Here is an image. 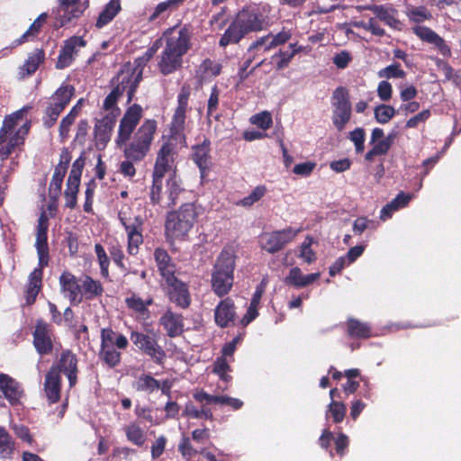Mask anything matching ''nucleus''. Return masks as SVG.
<instances>
[{"mask_svg":"<svg viewBox=\"0 0 461 461\" xmlns=\"http://www.w3.org/2000/svg\"><path fill=\"white\" fill-rule=\"evenodd\" d=\"M194 28L191 24L171 27L165 31V47L158 62V71L168 76L183 67V58L192 47Z\"/></svg>","mask_w":461,"mask_h":461,"instance_id":"nucleus-1","label":"nucleus"},{"mask_svg":"<svg viewBox=\"0 0 461 461\" xmlns=\"http://www.w3.org/2000/svg\"><path fill=\"white\" fill-rule=\"evenodd\" d=\"M153 255L158 271L165 282L176 277V265L165 249H155Z\"/></svg>","mask_w":461,"mask_h":461,"instance_id":"nucleus-25","label":"nucleus"},{"mask_svg":"<svg viewBox=\"0 0 461 461\" xmlns=\"http://www.w3.org/2000/svg\"><path fill=\"white\" fill-rule=\"evenodd\" d=\"M407 16L414 23H421L424 21L432 19V14L423 5L412 7L407 12Z\"/></svg>","mask_w":461,"mask_h":461,"instance_id":"nucleus-54","label":"nucleus"},{"mask_svg":"<svg viewBox=\"0 0 461 461\" xmlns=\"http://www.w3.org/2000/svg\"><path fill=\"white\" fill-rule=\"evenodd\" d=\"M142 117V108L140 104H134L128 107L120 121L116 144L119 147L126 145L131 134Z\"/></svg>","mask_w":461,"mask_h":461,"instance_id":"nucleus-14","label":"nucleus"},{"mask_svg":"<svg viewBox=\"0 0 461 461\" xmlns=\"http://www.w3.org/2000/svg\"><path fill=\"white\" fill-rule=\"evenodd\" d=\"M235 267L233 253L223 249L216 259L211 277L212 290L217 296L223 297L232 289Z\"/></svg>","mask_w":461,"mask_h":461,"instance_id":"nucleus-3","label":"nucleus"},{"mask_svg":"<svg viewBox=\"0 0 461 461\" xmlns=\"http://www.w3.org/2000/svg\"><path fill=\"white\" fill-rule=\"evenodd\" d=\"M303 50V47L301 45H297L296 43H291L288 46L287 50H279L276 52L272 59H278V61L276 64V68L277 70H283L286 68L294 57L302 52Z\"/></svg>","mask_w":461,"mask_h":461,"instance_id":"nucleus-38","label":"nucleus"},{"mask_svg":"<svg viewBox=\"0 0 461 461\" xmlns=\"http://www.w3.org/2000/svg\"><path fill=\"white\" fill-rule=\"evenodd\" d=\"M15 451V442L9 432L0 427V458L12 460Z\"/></svg>","mask_w":461,"mask_h":461,"instance_id":"nucleus-42","label":"nucleus"},{"mask_svg":"<svg viewBox=\"0 0 461 461\" xmlns=\"http://www.w3.org/2000/svg\"><path fill=\"white\" fill-rule=\"evenodd\" d=\"M165 176L152 175V185L149 191V201L152 205L163 207L165 198L163 197V179Z\"/></svg>","mask_w":461,"mask_h":461,"instance_id":"nucleus-46","label":"nucleus"},{"mask_svg":"<svg viewBox=\"0 0 461 461\" xmlns=\"http://www.w3.org/2000/svg\"><path fill=\"white\" fill-rule=\"evenodd\" d=\"M251 122L258 128L266 131L272 127L273 119L269 112L264 111L252 116Z\"/></svg>","mask_w":461,"mask_h":461,"instance_id":"nucleus-60","label":"nucleus"},{"mask_svg":"<svg viewBox=\"0 0 461 461\" xmlns=\"http://www.w3.org/2000/svg\"><path fill=\"white\" fill-rule=\"evenodd\" d=\"M50 226L49 216L42 210L37 221L35 249L41 266H49L50 248L48 244V230Z\"/></svg>","mask_w":461,"mask_h":461,"instance_id":"nucleus-17","label":"nucleus"},{"mask_svg":"<svg viewBox=\"0 0 461 461\" xmlns=\"http://www.w3.org/2000/svg\"><path fill=\"white\" fill-rule=\"evenodd\" d=\"M45 60V52L42 49H35L33 52L28 55L25 62L19 67V75L22 77H29L34 74L41 64Z\"/></svg>","mask_w":461,"mask_h":461,"instance_id":"nucleus-34","label":"nucleus"},{"mask_svg":"<svg viewBox=\"0 0 461 461\" xmlns=\"http://www.w3.org/2000/svg\"><path fill=\"white\" fill-rule=\"evenodd\" d=\"M48 19V14L42 13L30 25L28 30L22 34L18 39H16L14 41V46H19L22 45L29 41H32L34 38H36L39 33L41 32L43 25L47 22Z\"/></svg>","mask_w":461,"mask_h":461,"instance_id":"nucleus-37","label":"nucleus"},{"mask_svg":"<svg viewBox=\"0 0 461 461\" xmlns=\"http://www.w3.org/2000/svg\"><path fill=\"white\" fill-rule=\"evenodd\" d=\"M86 41L80 36H72L64 41L58 60L56 62L57 69H64L69 67L74 61V56L77 54L78 48L85 47Z\"/></svg>","mask_w":461,"mask_h":461,"instance_id":"nucleus-22","label":"nucleus"},{"mask_svg":"<svg viewBox=\"0 0 461 461\" xmlns=\"http://www.w3.org/2000/svg\"><path fill=\"white\" fill-rule=\"evenodd\" d=\"M130 339L142 354L150 357L155 364L163 365L166 352L158 344L156 333L146 334L132 330L130 334Z\"/></svg>","mask_w":461,"mask_h":461,"instance_id":"nucleus-8","label":"nucleus"},{"mask_svg":"<svg viewBox=\"0 0 461 461\" xmlns=\"http://www.w3.org/2000/svg\"><path fill=\"white\" fill-rule=\"evenodd\" d=\"M394 137V134L391 133L383 140L372 144L373 149L376 152V154L380 156L386 155L393 144Z\"/></svg>","mask_w":461,"mask_h":461,"instance_id":"nucleus-64","label":"nucleus"},{"mask_svg":"<svg viewBox=\"0 0 461 461\" xmlns=\"http://www.w3.org/2000/svg\"><path fill=\"white\" fill-rule=\"evenodd\" d=\"M431 116V112L429 109H424L421 112L418 113L416 115L411 117L406 121L405 128L406 129H414L417 128L420 123H425V122Z\"/></svg>","mask_w":461,"mask_h":461,"instance_id":"nucleus-62","label":"nucleus"},{"mask_svg":"<svg viewBox=\"0 0 461 461\" xmlns=\"http://www.w3.org/2000/svg\"><path fill=\"white\" fill-rule=\"evenodd\" d=\"M77 355L70 349H65L61 352L57 363L53 364L50 369H54L59 375L63 373L68 379L69 387L73 388L77 383Z\"/></svg>","mask_w":461,"mask_h":461,"instance_id":"nucleus-19","label":"nucleus"},{"mask_svg":"<svg viewBox=\"0 0 461 461\" xmlns=\"http://www.w3.org/2000/svg\"><path fill=\"white\" fill-rule=\"evenodd\" d=\"M43 389L50 404L59 402L61 397V375L54 369H50L47 372Z\"/></svg>","mask_w":461,"mask_h":461,"instance_id":"nucleus-31","label":"nucleus"},{"mask_svg":"<svg viewBox=\"0 0 461 461\" xmlns=\"http://www.w3.org/2000/svg\"><path fill=\"white\" fill-rule=\"evenodd\" d=\"M185 0H167L159 3L149 17V22H154L167 12L177 8Z\"/></svg>","mask_w":461,"mask_h":461,"instance_id":"nucleus-50","label":"nucleus"},{"mask_svg":"<svg viewBox=\"0 0 461 461\" xmlns=\"http://www.w3.org/2000/svg\"><path fill=\"white\" fill-rule=\"evenodd\" d=\"M100 339V348L115 346L118 349H125L129 346L128 339L122 333H116L112 328H103Z\"/></svg>","mask_w":461,"mask_h":461,"instance_id":"nucleus-35","label":"nucleus"},{"mask_svg":"<svg viewBox=\"0 0 461 461\" xmlns=\"http://www.w3.org/2000/svg\"><path fill=\"white\" fill-rule=\"evenodd\" d=\"M108 251L114 264L122 270H127L123 262L125 256L122 246L118 243L113 244L108 248Z\"/></svg>","mask_w":461,"mask_h":461,"instance_id":"nucleus-61","label":"nucleus"},{"mask_svg":"<svg viewBox=\"0 0 461 461\" xmlns=\"http://www.w3.org/2000/svg\"><path fill=\"white\" fill-rule=\"evenodd\" d=\"M118 217L127 233V251L135 256L139 252L140 245L143 243V219L140 215L131 217L122 210L119 212Z\"/></svg>","mask_w":461,"mask_h":461,"instance_id":"nucleus-9","label":"nucleus"},{"mask_svg":"<svg viewBox=\"0 0 461 461\" xmlns=\"http://www.w3.org/2000/svg\"><path fill=\"white\" fill-rule=\"evenodd\" d=\"M379 77L387 79L400 78L403 79L406 77V72L402 68L401 64L393 62L391 65L380 69L377 73Z\"/></svg>","mask_w":461,"mask_h":461,"instance_id":"nucleus-51","label":"nucleus"},{"mask_svg":"<svg viewBox=\"0 0 461 461\" xmlns=\"http://www.w3.org/2000/svg\"><path fill=\"white\" fill-rule=\"evenodd\" d=\"M366 9L371 10L376 17L391 28L400 30L401 22L396 18L397 10L388 8L384 5H369Z\"/></svg>","mask_w":461,"mask_h":461,"instance_id":"nucleus-36","label":"nucleus"},{"mask_svg":"<svg viewBox=\"0 0 461 461\" xmlns=\"http://www.w3.org/2000/svg\"><path fill=\"white\" fill-rule=\"evenodd\" d=\"M99 358L110 368H114L122 362V353L115 346L100 348Z\"/></svg>","mask_w":461,"mask_h":461,"instance_id":"nucleus-45","label":"nucleus"},{"mask_svg":"<svg viewBox=\"0 0 461 461\" xmlns=\"http://www.w3.org/2000/svg\"><path fill=\"white\" fill-rule=\"evenodd\" d=\"M77 118L72 116V114L68 113L65 117L62 118L59 127V133L62 141H65L69 137L70 127L73 125Z\"/></svg>","mask_w":461,"mask_h":461,"instance_id":"nucleus-63","label":"nucleus"},{"mask_svg":"<svg viewBox=\"0 0 461 461\" xmlns=\"http://www.w3.org/2000/svg\"><path fill=\"white\" fill-rule=\"evenodd\" d=\"M198 212L193 203H183L178 210L167 215L165 228L176 239L184 238L197 221Z\"/></svg>","mask_w":461,"mask_h":461,"instance_id":"nucleus-4","label":"nucleus"},{"mask_svg":"<svg viewBox=\"0 0 461 461\" xmlns=\"http://www.w3.org/2000/svg\"><path fill=\"white\" fill-rule=\"evenodd\" d=\"M0 390L11 405H16L23 394L19 383L6 374L0 373Z\"/></svg>","mask_w":461,"mask_h":461,"instance_id":"nucleus-30","label":"nucleus"},{"mask_svg":"<svg viewBox=\"0 0 461 461\" xmlns=\"http://www.w3.org/2000/svg\"><path fill=\"white\" fill-rule=\"evenodd\" d=\"M156 131V120H145L134 133L132 140L125 147V158L134 161L142 160L150 149Z\"/></svg>","mask_w":461,"mask_h":461,"instance_id":"nucleus-5","label":"nucleus"},{"mask_svg":"<svg viewBox=\"0 0 461 461\" xmlns=\"http://www.w3.org/2000/svg\"><path fill=\"white\" fill-rule=\"evenodd\" d=\"M375 120L382 124H385L396 114V110L393 106L388 104H379L374 111Z\"/></svg>","mask_w":461,"mask_h":461,"instance_id":"nucleus-52","label":"nucleus"},{"mask_svg":"<svg viewBox=\"0 0 461 461\" xmlns=\"http://www.w3.org/2000/svg\"><path fill=\"white\" fill-rule=\"evenodd\" d=\"M60 291L71 304H78L83 302L81 285L77 277L69 271H63L59 278Z\"/></svg>","mask_w":461,"mask_h":461,"instance_id":"nucleus-23","label":"nucleus"},{"mask_svg":"<svg viewBox=\"0 0 461 461\" xmlns=\"http://www.w3.org/2000/svg\"><path fill=\"white\" fill-rule=\"evenodd\" d=\"M348 139L354 143L357 153H362L364 151L366 131L363 128L357 127L350 131Z\"/></svg>","mask_w":461,"mask_h":461,"instance_id":"nucleus-59","label":"nucleus"},{"mask_svg":"<svg viewBox=\"0 0 461 461\" xmlns=\"http://www.w3.org/2000/svg\"><path fill=\"white\" fill-rule=\"evenodd\" d=\"M210 153L211 141L207 138H204L201 143L192 147V160L198 167L202 180L206 178L212 165Z\"/></svg>","mask_w":461,"mask_h":461,"instance_id":"nucleus-20","label":"nucleus"},{"mask_svg":"<svg viewBox=\"0 0 461 461\" xmlns=\"http://www.w3.org/2000/svg\"><path fill=\"white\" fill-rule=\"evenodd\" d=\"M123 429L128 441L137 447H142L145 444L147 435L138 422L132 421L125 426Z\"/></svg>","mask_w":461,"mask_h":461,"instance_id":"nucleus-43","label":"nucleus"},{"mask_svg":"<svg viewBox=\"0 0 461 461\" xmlns=\"http://www.w3.org/2000/svg\"><path fill=\"white\" fill-rule=\"evenodd\" d=\"M121 11V1L120 0H110L109 3L104 6V10L100 13L95 26L98 29L107 25L117 14Z\"/></svg>","mask_w":461,"mask_h":461,"instance_id":"nucleus-41","label":"nucleus"},{"mask_svg":"<svg viewBox=\"0 0 461 461\" xmlns=\"http://www.w3.org/2000/svg\"><path fill=\"white\" fill-rule=\"evenodd\" d=\"M412 32L422 41L433 44L437 47L443 56L447 57L451 55V50L444 39L429 27L418 25L412 28Z\"/></svg>","mask_w":461,"mask_h":461,"instance_id":"nucleus-26","label":"nucleus"},{"mask_svg":"<svg viewBox=\"0 0 461 461\" xmlns=\"http://www.w3.org/2000/svg\"><path fill=\"white\" fill-rule=\"evenodd\" d=\"M56 25L63 27L82 16L89 6L88 0H59Z\"/></svg>","mask_w":461,"mask_h":461,"instance_id":"nucleus-16","label":"nucleus"},{"mask_svg":"<svg viewBox=\"0 0 461 461\" xmlns=\"http://www.w3.org/2000/svg\"><path fill=\"white\" fill-rule=\"evenodd\" d=\"M267 193V188L265 185H258L253 191L243 199L240 200L237 203V205H241L244 207H250L255 203L258 202Z\"/></svg>","mask_w":461,"mask_h":461,"instance_id":"nucleus-55","label":"nucleus"},{"mask_svg":"<svg viewBox=\"0 0 461 461\" xmlns=\"http://www.w3.org/2000/svg\"><path fill=\"white\" fill-rule=\"evenodd\" d=\"M56 344V336L50 324L44 320L36 321L32 332V345L40 356L52 354Z\"/></svg>","mask_w":461,"mask_h":461,"instance_id":"nucleus-12","label":"nucleus"},{"mask_svg":"<svg viewBox=\"0 0 461 461\" xmlns=\"http://www.w3.org/2000/svg\"><path fill=\"white\" fill-rule=\"evenodd\" d=\"M176 155L175 146L171 142H165L158 151L152 175L165 176L170 172Z\"/></svg>","mask_w":461,"mask_h":461,"instance_id":"nucleus-24","label":"nucleus"},{"mask_svg":"<svg viewBox=\"0 0 461 461\" xmlns=\"http://www.w3.org/2000/svg\"><path fill=\"white\" fill-rule=\"evenodd\" d=\"M347 333L352 339H369L372 336L371 327L355 318L347 321Z\"/></svg>","mask_w":461,"mask_h":461,"instance_id":"nucleus-40","label":"nucleus"},{"mask_svg":"<svg viewBox=\"0 0 461 461\" xmlns=\"http://www.w3.org/2000/svg\"><path fill=\"white\" fill-rule=\"evenodd\" d=\"M291 38L292 33L289 30L283 29L276 34L269 32L252 41L248 48V53H255L258 57L261 56L271 50L285 44Z\"/></svg>","mask_w":461,"mask_h":461,"instance_id":"nucleus-15","label":"nucleus"},{"mask_svg":"<svg viewBox=\"0 0 461 461\" xmlns=\"http://www.w3.org/2000/svg\"><path fill=\"white\" fill-rule=\"evenodd\" d=\"M191 95L189 85H183L177 95V105L171 119L169 131L171 137L177 138L183 134L185 126L188 101Z\"/></svg>","mask_w":461,"mask_h":461,"instance_id":"nucleus-13","label":"nucleus"},{"mask_svg":"<svg viewBox=\"0 0 461 461\" xmlns=\"http://www.w3.org/2000/svg\"><path fill=\"white\" fill-rule=\"evenodd\" d=\"M81 291L83 297L86 300H94L101 296L104 293V287L99 280H95L88 275L84 276L81 280Z\"/></svg>","mask_w":461,"mask_h":461,"instance_id":"nucleus-39","label":"nucleus"},{"mask_svg":"<svg viewBox=\"0 0 461 461\" xmlns=\"http://www.w3.org/2000/svg\"><path fill=\"white\" fill-rule=\"evenodd\" d=\"M159 324L164 328L167 336L169 338L181 336L184 332V316L171 310H167L162 314L159 318Z\"/></svg>","mask_w":461,"mask_h":461,"instance_id":"nucleus-27","label":"nucleus"},{"mask_svg":"<svg viewBox=\"0 0 461 461\" xmlns=\"http://www.w3.org/2000/svg\"><path fill=\"white\" fill-rule=\"evenodd\" d=\"M320 276V273L303 275L300 267H294L289 270V274L285 276L284 282L287 285L299 289L313 284Z\"/></svg>","mask_w":461,"mask_h":461,"instance_id":"nucleus-32","label":"nucleus"},{"mask_svg":"<svg viewBox=\"0 0 461 461\" xmlns=\"http://www.w3.org/2000/svg\"><path fill=\"white\" fill-rule=\"evenodd\" d=\"M86 164V155L82 152L80 156L73 162L68 180L81 182V176Z\"/></svg>","mask_w":461,"mask_h":461,"instance_id":"nucleus-57","label":"nucleus"},{"mask_svg":"<svg viewBox=\"0 0 461 461\" xmlns=\"http://www.w3.org/2000/svg\"><path fill=\"white\" fill-rule=\"evenodd\" d=\"M142 80V72H131V68L120 70L111 80L112 91L121 97L124 92L127 94V104L131 103L137 88Z\"/></svg>","mask_w":461,"mask_h":461,"instance_id":"nucleus-11","label":"nucleus"},{"mask_svg":"<svg viewBox=\"0 0 461 461\" xmlns=\"http://www.w3.org/2000/svg\"><path fill=\"white\" fill-rule=\"evenodd\" d=\"M346 410V405L343 402L332 400L329 404L328 412L334 423H340L345 418Z\"/></svg>","mask_w":461,"mask_h":461,"instance_id":"nucleus-56","label":"nucleus"},{"mask_svg":"<svg viewBox=\"0 0 461 461\" xmlns=\"http://www.w3.org/2000/svg\"><path fill=\"white\" fill-rule=\"evenodd\" d=\"M133 386L138 392L152 393L159 389L160 382L151 375L142 374L138 377Z\"/></svg>","mask_w":461,"mask_h":461,"instance_id":"nucleus-47","label":"nucleus"},{"mask_svg":"<svg viewBox=\"0 0 461 461\" xmlns=\"http://www.w3.org/2000/svg\"><path fill=\"white\" fill-rule=\"evenodd\" d=\"M46 267L41 266L40 259H38V267L29 276L24 295L27 305H32L36 301V297L41 289L43 269Z\"/></svg>","mask_w":461,"mask_h":461,"instance_id":"nucleus-29","label":"nucleus"},{"mask_svg":"<svg viewBox=\"0 0 461 461\" xmlns=\"http://www.w3.org/2000/svg\"><path fill=\"white\" fill-rule=\"evenodd\" d=\"M185 192L182 182L173 172L166 181L165 201L163 208H169L176 204L179 195Z\"/></svg>","mask_w":461,"mask_h":461,"instance_id":"nucleus-33","label":"nucleus"},{"mask_svg":"<svg viewBox=\"0 0 461 461\" xmlns=\"http://www.w3.org/2000/svg\"><path fill=\"white\" fill-rule=\"evenodd\" d=\"M95 252L96 254L97 260L100 266L102 276L104 278H108L110 260L104 250V248L100 243H96L95 245Z\"/></svg>","mask_w":461,"mask_h":461,"instance_id":"nucleus-53","label":"nucleus"},{"mask_svg":"<svg viewBox=\"0 0 461 461\" xmlns=\"http://www.w3.org/2000/svg\"><path fill=\"white\" fill-rule=\"evenodd\" d=\"M120 109L108 113L102 119L97 120L94 128L95 148L104 150L111 140Z\"/></svg>","mask_w":461,"mask_h":461,"instance_id":"nucleus-18","label":"nucleus"},{"mask_svg":"<svg viewBox=\"0 0 461 461\" xmlns=\"http://www.w3.org/2000/svg\"><path fill=\"white\" fill-rule=\"evenodd\" d=\"M267 25V16L264 14L258 5H246L236 14L230 23L219 41V46L226 48L231 44H238L247 35L259 32Z\"/></svg>","mask_w":461,"mask_h":461,"instance_id":"nucleus-2","label":"nucleus"},{"mask_svg":"<svg viewBox=\"0 0 461 461\" xmlns=\"http://www.w3.org/2000/svg\"><path fill=\"white\" fill-rule=\"evenodd\" d=\"M332 123L339 131H342L352 116L349 92L345 86H338L331 95Z\"/></svg>","mask_w":461,"mask_h":461,"instance_id":"nucleus-7","label":"nucleus"},{"mask_svg":"<svg viewBox=\"0 0 461 461\" xmlns=\"http://www.w3.org/2000/svg\"><path fill=\"white\" fill-rule=\"evenodd\" d=\"M75 95V87L71 85H61L49 98L45 107L42 122L45 128L53 127L61 113L68 105Z\"/></svg>","mask_w":461,"mask_h":461,"instance_id":"nucleus-6","label":"nucleus"},{"mask_svg":"<svg viewBox=\"0 0 461 461\" xmlns=\"http://www.w3.org/2000/svg\"><path fill=\"white\" fill-rule=\"evenodd\" d=\"M125 303L130 310H132L141 316L149 317V311L148 307L153 304V299L148 298L147 300H143L136 294H132L131 297L125 299Z\"/></svg>","mask_w":461,"mask_h":461,"instance_id":"nucleus-44","label":"nucleus"},{"mask_svg":"<svg viewBox=\"0 0 461 461\" xmlns=\"http://www.w3.org/2000/svg\"><path fill=\"white\" fill-rule=\"evenodd\" d=\"M67 171L61 168V167H56L54 169L49 186V194H54V198L59 197L61 194L62 184Z\"/></svg>","mask_w":461,"mask_h":461,"instance_id":"nucleus-49","label":"nucleus"},{"mask_svg":"<svg viewBox=\"0 0 461 461\" xmlns=\"http://www.w3.org/2000/svg\"><path fill=\"white\" fill-rule=\"evenodd\" d=\"M301 230V228L287 227L280 230L263 233L259 237V246L268 253H276L291 243Z\"/></svg>","mask_w":461,"mask_h":461,"instance_id":"nucleus-10","label":"nucleus"},{"mask_svg":"<svg viewBox=\"0 0 461 461\" xmlns=\"http://www.w3.org/2000/svg\"><path fill=\"white\" fill-rule=\"evenodd\" d=\"M235 304L231 298L221 300L214 311L215 323L221 328H226L235 321Z\"/></svg>","mask_w":461,"mask_h":461,"instance_id":"nucleus-28","label":"nucleus"},{"mask_svg":"<svg viewBox=\"0 0 461 461\" xmlns=\"http://www.w3.org/2000/svg\"><path fill=\"white\" fill-rule=\"evenodd\" d=\"M167 285V295L171 303L181 309H187L191 304V294L188 285L177 277L165 282Z\"/></svg>","mask_w":461,"mask_h":461,"instance_id":"nucleus-21","label":"nucleus"},{"mask_svg":"<svg viewBox=\"0 0 461 461\" xmlns=\"http://www.w3.org/2000/svg\"><path fill=\"white\" fill-rule=\"evenodd\" d=\"M226 14L227 8L221 7L220 11L211 16L209 24L212 31H221L225 27L228 22Z\"/></svg>","mask_w":461,"mask_h":461,"instance_id":"nucleus-58","label":"nucleus"},{"mask_svg":"<svg viewBox=\"0 0 461 461\" xmlns=\"http://www.w3.org/2000/svg\"><path fill=\"white\" fill-rule=\"evenodd\" d=\"M80 182L67 180L66 189L64 192L65 206L74 209L77 203V194L79 191Z\"/></svg>","mask_w":461,"mask_h":461,"instance_id":"nucleus-48","label":"nucleus"}]
</instances>
